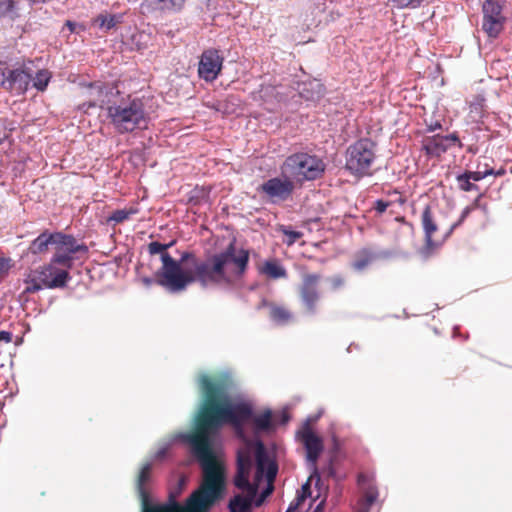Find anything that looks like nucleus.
Listing matches in <instances>:
<instances>
[{
    "label": "nucleus",
    "instance_id": "23",
    "mask_svg": "<svg viewBox=\"0 0 512 512\" xmlns=\"http://www.w3.org/2000/svg\"><path fill=\"white\" fill-rule=\"evenodd\" d=\"M151 469L152 465L150 463L144 464L139 472L137 479V489L142 498L143 510L145 509V507H152L157 505L149 503L148 494L144 488L145 483L149 480Z\"/></svg>",
    "mask_w": 512,
    "mask_h": 512
},
{
    "label": "nucleus",
    "instance_id": "45",
    "mask_svg": "<svg viewBox=\"0 0 512 512\" xmlns=\"http://www.w3.org/2000/svg\"><path fill=\"white\" fill-rule=\"evenodd\" d=\"M66 25L69 27L70 31H74V23H72L71 21H67Z\"/></svg>",
    "mask_w": 512,
    "mask_h": 512
},
{
    "label": "nucleus",
    "instance_id": "9",
    "mask_svg": "<svg viewBox=\"0 0 512 512\" xmlns=\"http://www.w3.org/2000/svg\"><path fill=\"white\" fill-rule=\"evenodd\" d=\"M471 210H472L471 207H466L462 211V214H461L459 220L456 223L452 224L451 227L449 228L448 232L443 237V239L439 240V239H437V233L439 231V226L436 221L435 215L432 211V208L429 205L425 206V208L423 209L422 214H421V225H422V229L424 232V241H425L424 248L428 251H432V250L438 248L442 244L444 239L447 238L448 236H450V234L453 232V230L465 220V218L470 214Z\"/></svg>",
    "mask_w": 512,
    "mask_h": 512
},
{
    "label": "nucleus",
    "instance_id": "31",
    "mask_svg": "<svg viewBox=\"0 0 512 512\" xmlns=\"http://www.w3.org/2000/svg\"><path fill=\"white\" fill-rule=\"evenodd\" d=\"M442 139L445 140L444 143L447 147V149L453 145H458L459 147H462V144L459 140V137L457 136V134L453 133V134H450V135H446V136H442Z\"/></svg>",
    "mask_w": 512,
    "mask_h": 512
},
{
    "label": "nucleus",
    "instance_id": "12",
    "mask_svg": "<svg viewBox=\"0 0 512 512\" xmlns=\"http://www.w3.org/2000/svg\"><path fill=\"white\" fill-rule=\"evenodd\" d=\"M321 280V275L317 273H304L302 281L299 286V296L305 311L313 315L317 312V304L320 300V292L318 284Z\"/></svg>",
    "mask_w": 512,
    "mask_h": 512
},
{
    "label": "nucleus",
    "instance_id": "14",
    "mask_svg": "<svg viewBox=\"0 0 512 512\" xmlns=\"http://www.w3.org/2000/svg\"><path fill=\"white\" fill-rule=\"evenodd\" d=\"M294 183L291 179L271 178L259 186L258 191L265 194L272 203L286 201L293 193Z\"/></svg>",
    "mask_w": 512,
    "mask_h": 512
},
{
    "label": "nucleus",
    "instance_id": "39",
    "mask_svg": "<svg viewBox=\"0 0 512 512\" xmlns=\"http://www.w3.org/2000/svg\"><path fill=\"white\" fill-rule=\"evenodd\" d=\"M13 4L14 2L12 1H9V2H0V10H2V6L5 5L6 6V10H12L13 9Z\"/></svg>",
    "mask_w": 512,
    "mask_h": 512
},
{
    "label": "nucleus",
    "instance_id": "22",
    "mask_svg": "<svg viewBox=\"0 0 512 512\" xmlns=\"http://www.w3.org/2000/svg\"><path fill=\"white\" fill-rule=\"evenodd\" d=\"M357 482L364 490L363 498L360 501L368 504V506H372L378 498L377 488L370 482L369 477L364 473H360L358 475Z\"/></svg>",
    "mask_w": 512,
    "mask_h": 512
},
{
    "label": "nucleus",
    "instance_id": "43",
    "mask_svg": "<svg viewBox=\"0 0 512 512\" xmlns=\"http://www.w3.org/2000/svg\"><path fill=\"white\" fill-rule=\"evenodd\" d=\"M505 174V169L501 168L500 170L498 171H494V174L495 176H502Z\"/></svg>",
    "mask_w": 512,
    "mask_h": 512
},
{
    "label": "nucleus",
    "instance_id": "20",
    "mask_svg": "<svg viewBox=\"0 0 512 512\" xmlns=\"http://www.w3.org/2000/svg\"><path fill=\"white\" fill-rule=\"evenodd\" d=\"M263 306L269 308L270 319L278 325H286L293 319L291 311L283 305L264 301Z\"/></svg>",
    "mask_w": 512,
    "mask_h": 512
},
{
    "label": "nucleus",
    "instance_id": "26",
    "mask_svg": "<svg viewBox=\"0 0 512 512\" xmlns=\"http://www.w3.org/2000/svg\"><path fill=\"white\" fill-rule=\"evenodd\" d=\"M52 75L51 73L47 70V69H42V70H39L35 77L32 78L33 79V86L38 90V91H45L49 82H50V79H51Z\"/></svg>",
    "mask_w": 512,
    "mask_h": 512
},
{
    "label": "nucleus",
    "instance_id": "40",
    "mask_svg": "<svg viewBox=\"0 0 512 512\" xmlns=\"http://www.w3.org/2000/svg\"><path fill=\"white\" fill-rule=\"evenodd\" d=\"M324 500L320 501L313 512H323Z\"/></svg>",
    "mask_w": 512,
    "mask_h": 512
},
{
    "label": "nucleus",
    "instance_id": "29",
    "mask_svg": "<svg viewBox=\"0 0 512 512\" xmlns=\"http://www.w3.org/2000/svg\"><path fill=\"white\" fill-rule=\"evenodd\" d=\"M467 174V176L473 180V181H480L482 179H484L485 177L487 176H490L492 174H494V169H485V170H477V171H467L465 172Z\"/></svg>",
    "mask_w": 512,
    "mask_h": 512
},
{
    "label": "nucleus",
    "instance_id": "3",
    "mask_svg": "<svg viewBox=\"0 0 512 512\" xmlns=\"http://www.w3.org/2000/svg\"><path fill=\"white\" fill-rule=\"evenodd\" d=\"M87 93L89 100L83 102L79 108L84 112L95 107L105 109L107 119L117 132L124 134L147 128L149 115L141 99L127 96L117 100L119 90L100 82L90 83Z\"/></svg>",
    "mask_w": 512,
    "mask_h": 512
},
{
    "label": "nucleus",
    "instance_id": "19",
    "mask_svg": "<svg viewBox=\"0 0 512 512\" xmlns=\"http://www.w3.org/2000/svg\"><path fill=\"white\" fill-rule=\"evenodd\" d=\"M54 244V233H50L48 230H45L30 243L27 251L33 255H44L48 253L49 246H54Z\"/></svg>",
    "mask_w": 512,
    "mask_h": 512
},
{
    "label": "nucleus",
    "instance_id": "5",
    "mask_svg": "<svg viewBox=\"0 0 512 512\" xmlns=\"http://www.w3.org/2000/svg\"><path fill=\"white\" fill-rule=\"evenodd\" d=\"M57 265L51 258L49 263L30 270L24 278L23 293L33 294L42 289L64 288L71 278L69 270Z\"/></svg>",
    "mask_w": 512,
    "mask_h": 512
},
{
    "label": "nucleus",
    "instance_id": "10",
    "mask_svg": "<svg viewBox=\"0 0 512 512\" xmlns=\"http://www.w3.org/2000/svg\"><path fill=\"white\" fill-rule=\"evenodd\" d=\"M55 237V253L52 256L53 263H58L61 267L70 270L74 264V254L88 253L86 244H79L74 236L64 234L62 232H54Z\"/></svg>",
    "mask_w": 512,
    "mask_h": 512
},
{
    "label": "nucleus",
    "instance_id": "44",
    "mask_svg": "<svg viewBox=\"0 0 512 512\" xmlns=\"http://www.w3.org/2000/svg\"><path fill=\"white\" fill-rule=\"evenodd\" d=\"M413 4H414V2L409 1V2H407L406 4L401 5V6H399V7H400V8H405V7H409V6H411V7H416V5H413Z\"/></svg>",
    "mask_w": 512,
    "mask_h": 512
},
{
    "label": "nucleus",
    "instance_id": "11",
    "mask_svg": "<svg viewBox=\"0 0 512 512\" xmlns=\"http://www.w3.org/2000/svg\"><path fill=\"white\" fill-rule=\"evenodd\" d=\"M31 80V70L24 64L0 69V87L11 95H24Z\"/></svg>",
    "mask_w": 512,
    "mask_h": 512
},
{
    "label": "nucleus",
    "instance_id": "32",
    "mask_svg": "<svg viewBox=\"0 0 512 512\" xmlns=\"http://www.w3.org/2000/svg\"><path fill=\"white\" fill-rule=\"evenodd\" d=\"M391 205V202L389 201H384L382 199H378L377 201H375V204H374V209L375 211L378 213V214H382L384 213L387 208Z\"/></svg>",
    "mask_w": 512,
    "mask_h": 512
},
{
    "label": "nucleus",
    "instance_id": "41",
    "mask_svg": "<svg viewBox=\"0 0 512 512\" xmlns=\"http://www.w3.org/2000/svg\"><path fill=\"white\" fill-rule=\"evenodd\" d=\"M166 454V449H160L159 451H157L156 453V458L160 459V458H163Z\"/></svg>",
    "mask_w": 512,
    "mask_h": 512
},
{
    "label": "nucleus",
    "instance_id": "8",
    "mask_svg": "<svg viewBox=\"0 0 512 512\" xmlns=\"http://www.w3.org/2000/svg\"><path fill=\"white\" fill-rule=\"evenodd\" d=\"M375 158V143L366 138L360 139L347 150L346 168L357 176L370 175Z\"/></svg>",
    "mask_w": 512,
    "mask_h": 512
},
{
    "label": "nucleus",
    "instance_id": "36",
    "mask_svg": "<svg viewBox=\"0 0 512 512\" xmlns=\"http://www.w3.org/2000/svg\"><path fill=\"white\" fill-rule=\"evenodd\" d=\"M12 333L9 331H0V342L10 343L12 341Z\"/></svg>",
    "mask_w": 512,
    "mask_h": 512
},
{
    "label": "nucleus",
    "instance_id": "37",
    "mask_svg": "<svg viewBox=\"0 0 512 512\" xmlns=\"http://www.w3.org/2000/svg\"><path fill=\"white\" fill-rule=\"evenodd\" d=\"M395 220L408 226L410 228L411 232L414 233V230H415L414 225L412 223L406 221L404 216H398V217H396Z\"/></svg>",
    "mask_w": 512,
    "mask_h": 512
},
{
    "label": "nucleus",
    "instance_id": "2",
    "mask_svg": "<svg viewBox=\"0 0 512 512\" xmlns=\"http://www.w3.org/2000/svg\"><path fill=\"white\" fill-rule=\"evenodd\" d=\"M174 243L175 241L167 244L154 241L147 247L150 255L160 254L162 267L155 274L156 282L170 292L183 291L193 282H198L203 287L232 285L242 278L248 268L249 251L237 249L234 242L225 250L204 260L185 252L180 261L167 252Z\"/></svg>",
    "mask_w": 512,
    "mask_h": 512
},
{
    "label": "nucleus",
    "instance_id": "16",
    "mask_svg": "<svg viewBox=\"0 0 512 512\" xmlns=\"http://www.w3.org/2000/svg\"><path fill=\"white\" fill-rule=\"evenodd\" d=\"M300 438L306 450L307 461L317 474V461L324 449L323 441L309 426L300 432Z\"/></svg>",
    "mask_w": 512,
    "mask_h": 512
},
{
    "label": "nucleus",
    "instance_id": "6",
    "mask_svg": "<svg viewBox=\"0 0 512 512\" xmlns=\"http://www.w3.org/2000/svg\"><path fill=\"white\" fill-rule=\"evenodd\" d=\"M222 496L202 480L201 485L186 500L185 506L169 503L145 507L142 512H207Z\"/></svg>",
    "mask_w": 512,
    "mask_h": 512
},
{
    "label": "nucleus",
    "instance_id": "13",
    "mask_svg": "<svg viewBox=\"0 0 512 512\" xmlns=\"http://www.w3.org/2000/svg\"><path fill=\"white\" fill-rule=\"evenodd\" d=\"M500 2H483V22L482 29L491 38H496L502 32L506 17L502 12Z\"/></svg>",
    "mask_w": 512,
    "mask_h": 512
},
{
    "label": "nucleus",
    "instance_id": "1",
    "mask_svg": "<svg viewBox=\"0 0 512 512\" xmlns=\"http://www.w3.org/2000/svg\"><path fill=\"white\" fill-rule=\"evenodd\" d=\"M198 385L202 401L195 416L194 426L190 433L185 435V441L190 445L202 468V480L222 496L226 485L225 468L213 451V437L224 425H231L237 437L246 442L243 448L250 445L252 455H255L259 441L255 445L248 441L244 427L252 423L256 433L271 430L272 411L267 409L259 415H254L251 403L231 402L230 396L236 389V382L229 372L201 374L198 377Z\"/></svg>",
    "mask_w": 512,
    "mask_h": 512
},
{
    "label": "nucleus",
    "instance_id": "4",
    "mask_svg": "<svg viewBox=\"0 0 512 512\" xmlns=\"http://www.w3.org/2000/svg\"><path fill=\"white\" fill-rule=\"evenodd\" d=\"M256 472L254 482L249 481L252 467V452L250 445L241 448L237 453V472L234 477V485L242 490L243 494H237L229 501L230 512H252V503L258 492V486L265 476L268 482H273L278 471L277 464L270 460L265 446L258 442L255 451Z\"/></svg>",
    "mask_w": 512,
    "mask_h": 512
},
{
    "label": "nucleus",
    "instance_id": "25",
    "mask_svg": "<svg viewBox=\"0 0 512 512\" xmlns=\"http://www.w3.org/2000/svg\"><path fill=\"white\" fill-rule=\"evenodd\" d=\"M138 209L136 208H128V209H119L114 211L108 218L107 222L111 223L113 222L115 225L123 223L124 221L128 220L130 216L137 214Z\"/></svg>",
    "mask_w": 512,
    "mask_h": 512
},
{
    "label": "nucleus",
    "instance_id": "38",
    "mask_svg": "<svg viewBox=\"0 0 512 512\" xmlns=\"http://www.w3.org/2000/svg\"><path fill=\"white\" fill-rule=\"evenodd\" d=\"M370 507L371 506H368V504H365L363 502H359V508L357 510V512H369L370 511Z\"/></svg>",
    "mask_w": 512,
    "mask_h": 512
},
{
    "label": "nucleus",
    "instance_id": "34",
    "mask_svg": "<svg viewBox=\"0 0 512 512\" xmlns=\"http://www.w3.org/2000/svg\"><path fill=\"white\" fill-rule=\"evenodd\" d=\"M10 268L9 260L0 258V279L3 278Z\"/></svg>",
    "mask_w": 512,
    "mask_h": 512
},
{
    "label": "nucleus",
    "instance_id": "28",
    "mask_svg": "<svg viewBox=\"0 0 512 512\" xmlns=\"http://www.w3.org/2000/svg\"><path fill=\"white\" fill-rule=\"evenodd\" d=\"M329 287L332 291H338L345 286L346 280L342 275H333L328 278Z\"/></svg>",
    "mask_w": 512,
    "mask_h": 512
},
{
    "label": "nucleus",
    "instance_id": "7",
    "mask_svg": "<svg viewBox=\"0 0 512 512\" xmlns=\"http://www.w3.org/2000/svg\"><path fill=\"white\" fill-rule=\"evenodd\" d=\"M282 170L292 179L303 182L320 178L325 171V164L314 155L296 153L285 160Z\"/></svg>",
    "mask_w": 512,
    "mask_h": 512
},
{
    "label": "nucleus",
    "instance_id": "17",
    "mask_svg": "<svg viewBox=\"0 0 512 512\" xmlns=\"http://www.w3.org/2000/svg\"><path fill=\"white\" fill-rule=\"evenodd\" d=\"M377 253L371 248H362L355 252L351 268L356 272H363L377 259Z\"/></svg>",
    "mask_w": 512,
    "mask_h": 512
},
{
    "label": "nucleus",
    "instance_id": "42",
    "mask_svg": "<svg viewBox=\"0 0 512 512\" xmlns=\"http://www.w3.org/2000/svg\"><path fill=\"white\" fill-rule=\"evenodd\" d=\"M327 473H328V476L335 477V470H334L332 464L329 465Z\"/></svg>",
    "mask_w": 512,
    "mask_h": 512
},
{
    "label": "nucleus",
    "instance_id": "27",
    "mask_svg": "<svg viewBox=\"0 0 512 512\" xmlns=\"http://www.w3.org/2000/svg\"><path fill=\"white\" fill-rule=\"evenodd\" d=\"M458 187L460 190L465 192L479 191L478 185L471 182V179L466 173L460 174L456 177Z\"/></svg>",
    "mask_w": 512,
    "mask_h": 512
},
{
    "label": "nucleus",
    "instance_id": "35",
    "mask_svg": "<svg viewBox=\"0 0 512 512\" xmlns=\"http://www.w3.org/2000/svg\"><path fill=\"white\" fill-rule=\"evenodd\" d=\"M311 494V490H310V483L309 482H306L302 488H301V492L297 494V496H304V500L310 496Z\"/></svg>",
    "mask_w": 512,
    "mask_h": 512
},
{
    "label": "nucleus",
    "instance_id": "15",
    "mask_svg": "<svg viewBox=\"0 0 512 512\" xmlns=\"http://www.w3.org/2000/svg\"><path fill=\"white\" fill-rule=\"evenodd\" d=\"M223 57L216 49L205 50L199 61V77L207 82L214 81L222 70Z\"/></svg>",
    "mask_w": 512,
    "mask_h": 512
},
{
    "label": "nucleus",
    "instance_id": "24",
    "mask_svg": "<svg viewBox=\"0 0 512 512\" xmlns=\"http://www.w3.org/2000/svg\"><path fill=\"white\" fill-rule=\"evenodd\" d=\"M123 17L124 14L100 13L96 18H94L93 23L100 29L109 31L122 23Z\"/></svg>",
    "mask_w": 512,
    "mask_h": 512
},
{
    "label": "nucleus",
    "instance_id": "18",
    "mask_svg": "<svg viewBox=\"0 0 512 512\" xmlns=\"http://www.w3.org/2000/svg\"><path fill=\"white\" fill-rule=\"evenodd\" d=\"M258 272L268 279L277 280L287 277L286 269L280 264L279 260L273 258L265 260L258 266Z\"/></svg>",
    "mask_w": 512,
    "mask_h": 512
},
{
    "label": "nucleus",
    "instance_id": "21",
    "mask_svg": "<svg viewBox=\"0 0 512 512\" xmlns=\"http://www.w3.org/2000/svg\"><path fill=\"white\" fill-rule=\"evenodd\" d=\"M441 135L425 137L422 141V150L429 157H439L447 151Z\"/></svg>",
    "mask_w": 512,
    "mask_h": 512
},
{
    "label": "nucleus",
    "instance_id": "33",
    "mask_svg": "<svg viewBox=\"0 0 512 512\" xmlns=\"http://www.w3.org/2000/svg\"><path fill=\"white\" fill-rule=\"evenodd\" d=\"M304 502V496H296V498L290 503L286 512H298L299 506Z\"/></svg>",
    "mask_w": 512,
    "mask_h": 512
},
{
    "label": "nucleus",
    "instance_id": "30",
    "mask_svg": "<svg viewBox=\"0 0 512 512\" xmlns=\"http://www.w3.org/2000/svg\"><path fill=\"white\" fill-rule=\"evenodd\" d=\"M282 232L284 235L289 237V239L287 241L288 245L294 244L298 239H300L303 236V234L301 232L289 230L287 228H283Z\"/></svg>",
    "mask_w": 512,
    "mask_h": 512
}]
</instances>
